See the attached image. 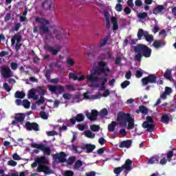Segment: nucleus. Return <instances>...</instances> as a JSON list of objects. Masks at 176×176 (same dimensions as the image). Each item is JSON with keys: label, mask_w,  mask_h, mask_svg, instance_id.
I'll return each instance as SVG.
<instances>
[{"label": "nucleus", "mask_w": 176, "mask_h": 176, "mask_svg": "<svg viewBox=\"0 0 176 176\" xmlns=\"http://www.w3.org/2000/svg\"><path fill=\"white\" fill-rule=\"evenodd\" d=\"M135 55L134 56L135 61L141 63L142 61V57L148 58L152 54V49L144 44H138L133 47Z\"/></svg>", "instance_id": "1"}, {"label": "nucleus", "mask_w": 176, "mask_h": 176, "mask_svg": "<svg viewBox=\"0 0 176 176\" xmlns=\"http://www.w3.org/2000/svg\"><path fill=\"white\" fill-rule=\"evenodd\" d=\"M174 156V150L168 151L166 154H162V158L160 160V157L157 155H153L147 161V164H161L164 166L167 164V162H171Z\"/></svg>", "instance_id": "2"}, {"label": "nucleus", "mask_w": 176, "mask_h": 176, "mask_svg": "<svg viewBox=\"0 0 176 176\" xmlns=\"http://www.w3.org/2000/svg\"><path fill=\"white\" fill-rule=\"evenodd\" d=\"M36 162L38 163L37 171L38 173H44L45 175H49L52 174V169L48 166H46V163H47V160H46V157L42 156L39 158L36 159Z\"/></svg>", "instance_id": "3"}, {"label": "nucleus", "mask_w": 176, "mask_h": 176, "mask_svg": "<svg viewBox=\"0 0 176 176\" xmlns=\"http://www.w3.org/2000/svg\"><path fill=\"white\" fill-rule=\"evenodd\" d=\"M99 67H96L93 70L91 74L89 75H97V76H100L101 74H103L104 76H108V74H111V69L109 67H107V63L104 61H100L98 63ZM108 72V73H107Z\"/></svg>", "instance_id": "4"}, {"label": "nucleus", "mask_w": 176, "mask_h": 176, "mask_svg": "<svg viewBox=\"0 0 176 176\" xmlns=\"http://www.w3.org/2000/svg\"><path fill=\"white\" fill-rule=\"evenodd\" d=\"M131 166H133V161L130 159H127L124 164L122 165L121 167L115 168L113 173L116 174V175H119L123 170H125V174H129V172L131 171Z\"/></svg>", "instance_id": "5"}, {"label": "nucleus", "mask_w": 176, "mask_h": 176, "mask_svg": "<svg viewBox=\"0 0 176 176\" xmlns=\"http://www.w3.org/2000/svg\"><path fill=\"white\" fill-rule=\"evenodd\" d=\"M35 23L40 24V30L43 32V34H47L50 32V30L49 29V26H47L50 24L49 20L37 16L35 18Z\"/></svg>", "instance_id": "6"}, {"label": "nucleus", "mask_w": 176, "mask_h": 176, "mask_svg": "<svg viewBox=\"0 0 176 176\" xmlns=\"http://www.w3.org/2000/svg\"><path fill=\"white\" fill-rule=\"evenodd\" d=\"M131 119V115L130 113H126L124 112H120L117 116V120L120 126H127V122Z\"/></svg>", "instance_id": "7"}, {"label": "nucleus", "mask_w": 176, "mask_h": 176, "mask_svg": "<svg viewBox=\"0 0 176 176\" xmlns=\"http://www.w3.org/2000/svg\"><path fill=\"white\" fill-rule=\"evenodd\" d=\"M31 146L32 148L39 149L41 151V152H43V154L46 155V156H50L52 154V148H50L49 146H46L43 144H36L35 142H32Z\"/></svg>", "instance_id": "8"}, {"label": "nucleus", "mask_w": 176, "mask_h": 176, "mask_svg": "<svg viewBox=\"0 0 176 176\" xmlns=\"http://www.w3.org/2000/svg\"><path fill=\"white\" fill-rule=\"evenodd\" d=\"M85 79L88 82L91 83H97V82H101V84L105 85L108 82V76L104 75L103 77H98V76L88 75L85 77Z\"/></svg>", "instance_id": "9"}, {"label": "nucleus", "mask_w": 176, "mask_h": 176, "mask_svg": "<svg viewBox=\"0 0 176 176\" xmlns=\"http://www.w3.org/2000/svg\"><path fill=\"white\" fill-rule=\"evenodd\" d=\"M22 39L23 38L19 34H15L11 38V45L12 46H14L15 45V50L16 53H19V51L21 49V45L23 44L21 43V42Z\"/></svg>", "instance_id": "10"}, {"label": "nucleus", "mask_w": 176, "mask_h": 176, "mask_svg": "<svg viewBox=\"0 0 176 176\" xmlns=\"http://www.w3.org/2000/svg\"><path fill=\"white\" fill-rule=\"evenodd\" d=\"M47 89L51 93H54V94H63L64 91H65V88L64 86L61 85H47Z\"/></svg>", "instance_id": "11"}, {"label": "nucleus", "mask_w": 176, "mask_h": 176, "mask_svg": "<svg viewBox=\"0 0 176 176\" xmlns=\"http://www.w3.org/2000/svg\"><path fill=\"white\" fill-rule=\"evenodd\" d=\"M157 77L156 74H148V76L142 78V83L143 86H148L149 83H157Z\"/></svg>", "instance_id": "12"}, {"label": "nucleus", "mask_w": 176, "mask_h": 176, "mask_svg": "<svg viewBox=\"0 0 176 176\" xmlns=\"http://www.w3.org/2000/svg\"><path fill=\"white\" fill-rule=\"evenodd\" d=\"M44 49H45V50L48 52V53H51V54H52V56H57V54H58V52H60L61 49H63V47L58 46L56 47V49H54V47L53 46H51L50 45H49V43H45L44 45Z\"/></svg>", "instance_id": "13"}, {"label": "nucleus", "mask_w": 176, "mask_h": 176, "mask_svg": "<svg viewBox=\"0 0 176 176\" xmlns=\"http://www.w3.org/2000/svg\"><path fill=\"white\" fill-rule=\"evenodd\" d=\"M54 160H58L60 163L67 162V154L64 151H61L59 153H57L52 156Z\"/></svg>", "instance_id": "14"}, {"label": "nucleus", "mask_w": 176, "mask_h": 176, "mask_svg": "<svg viewBox=\"0 0 176 176\" xmlns=\"http://www.w3.org/2000/svg\"><path fill=\"white\" fill-rule=\"evenodd\" d=\"M25 127L28 131H39V124L36 122H30L27 121L25 124Z\"/></svg>", "instance_id": "15"}, {"label": "nucleus", "mask_w": 176, "mask_h": 176, "mask_svg": "<svg viewBox=\"0 0 176 176\" xmlns=\"http://www.w3.org/2000/svg\"><path fill=\"white\" fill-rule=\"evenodd\" d=\"M99 113L97 110L96 109H92L91 113L87 112L85 114V116L91 120V122H94L97 120V116H98Z\"/></svg>", "instance_id": "16"}, {"label": "nucleus", "mask_w": 176, "mask_h": 176, "mask_svg": "<svg viewBox=\"0 0 176 176\" xmlns=\"http://www.w3.org/2000/svg\"><path fill=\"white\" fill-rule=\"evenodd\" d=\"M1 74L5 78H10V76H12V71L9 67L3 66L1 67Z\"/></svg>", "instance_id": "17"}, {"label": "nucleus", "mask_w": 176, "mask_h": 176, "mask_svg": "<svg viewBox=\"0 0 176 176\" xmlns=\"http://www.w3.org/2000/svg\"><path fill=\"white\" fill-rule=\"evenodd\" d=\"M133 145V140H126L122 141L119 144V148H126V149H129V148H131V146Z\"/></svg>", "instance_id": "18"}, {"label": "nucleus", "mask_w": 176, "mask_h": 176, "mask_svg": "<svg viewBox=\"0 0 176 176\" xmlns=\"http://www.w3.org/2000/svg\"><path fill=\"white\" fill-rule=\"evenodd\" d=\"M82 149L87 151V153H91L96 149V145L86 144L82 146Z\"/></svg>", "instance_id": "19"}, {"label": "nucleus", "mask_w": 176, "mask_h": 176, "mask_svg": "<svg viewBox=\"0 0 176 176\" xmlns=\"http://www.w3.org/2000/svg\"><path fill=\"white\" fill-rule=\"evenodd\" d=\"M165 11L166 8H164V6L159 5L153 9V14H159V13H163V12Z\"/></svg>", "instance_id": "20"}, {"label": "nucleus", "mask_w": 176, "mask_h": 176, "mask_svg": "<svg viewBox=\"0 0 176 176\" xmlns=\"http://www.w3.org/2000/svg\"><path fill=\"white\" fill-rule=\"evenodd\" d=\"M143 129H147L148 133H152L155 130V125L152 124H148V122H143L142 124Z\"/></svg>", "instance_id": "21"}, {"label": "nucleus", "mask_w": 176, "mask_h": 176, "mask_svg": "<svg viewBox=\"0 0 176 176\" xmlns=\"http://www.w3.org/2000/svg\"><path fill=\"white\" fill-rule=\"evenodd\" d=\"M16 122L19 123H21L24 122V119H25V114L24 113H16L14 118Z\"/></svg>", "instance_id": "22"}, {"label": "nucleus", "mask_w": 176, "mask_h": 176, "mask_svg": "<svg viewBox=\"0 0 176 176\" xmlns=\"http://www.w3.org/2000/svg\"><path fill=\"white\" fill-rule=\"evenodd\" d=\"M165 45L166 43H162L160 40H155L153 43V46H154L155 49H160V47H163Z\"/></svg>", "instance_id": "23"}, {"label": "nucleus", "mask_w": 176, "mask_h": 176, "mask_svg": "<svg viewBox=\"0 0 176 176\" xmlns=\"http://www.w3.org/2000/svg\"><path fill=\"white\" fill-rule=\"evenodd\" d=\"M111 23L113 24V31H118V30H119V25H118V19L115 16H112Z\"/></svg>", "instance_id": "24"}, {"label": "nucleus", "mask_w": 176, "mask_h": 176, "mask_svg": "<svg viewBox=\"0 0 176 176\" xmlns=\"http://www.w3.org/2000/svg\"><path fill=\"white\" fill-rule=\"evenodd\" d=\"M75 162H76V156H71L68 158V160H66V163L67 166H72V164H74Z\"/></svg>", "instance_id": "25"}, {"label": "nucleus", "mask_w": 176, "mask_h": 176, "mask_svg": "<svg viewBox=\"0 0 176 176\" xmlns=\"http://www.w3.org/2000/svg\"><path fill=\"white\" fill-rule=\"evenodd\" d=\"M144 38L147 42H153V35L149 34L148 31H145Z\"/></svg>", "instance_id": "26"}, {"label": "nucleus", "mask_w": 176, "mask_h": 176, "mask_svg": "<svg viewBox=\"0 0 176 176\" xmlns=\"http://www.w3.org/2000/svg\"><path fill=\"white\" fill-rule=\"evenodd\" d=\"M116 128V122L112 121L111 124L108 125V131L110 133L115 131V129Z\"/></svg>", "instance_id": "27"}, {"label": "nucleus", "mask_w": 176, "mask_h": 176, "mask_svg": "<svg viewBox=\"0 0 176 176\" xmlns=\"http://www.w3.org/2000/svg\"><path fill=\"white\" fill-rule=\"evenodd\" d=\"M127 122H129L128 126H127L128 130H133V129H134V127H135V126H134V118H133L131 116V119L128 120Z\"/></svg>", "instance_id": "28"}, {"label": "nucleus", "mask_w": 176, "mask_h": 176, "mask_svg": "<svg viewBox=\"0 0 176 176\" xmlns=\"http://www.w3.org/2000/svg\"><path fill=\"white\" fill-rule=\"evenodd\" d=\"M140 112L146 114L148 113V109L145 106H140L139 109L136 110V113H140Z\"/></svg>", "instance_id": "29"}, {"label": "nucleus", "mask_w": 176, "mask_h": 176, "mask_svg": "<svg viewBox=\"0 0 176 176\" xmlns=\"http://www.w3.org/2000/svg\"><path fill=\"white\" fill-rule=\"evenodd\" d=\"M83 166V162L80 160H77L74 163V170H79L80 167Z\"/></svg>", "instance_id": "30"}, {"label": "nucleus", "mask_w": 176, "mask_h": 176, "mask_svg": "<svg viewBox=\"0 0 176 176\" xmlns=\"http://www.w3.org/2000/svg\"><path fill=\"white\" fill-rule=\"evenodd\" d=\"M109 40V37L106 36L102 40L100 41L98 47H104L107 45V42Z\"/></svg>", "instance_id": "31"}, {"label": "nucleus", "mask_w": 176, "mask_h": 176, "mask_svg": "<svg viewBox=\"0 0 176 176\" xmlns=\"http://www.w3.org/2000/svg\"><path fill=\"white\" fill-rule=\"evenodd\" d=\"M14 97H15V98L23 99V98H24V97H25V94L23 91H17L14 94Z\"/></svg>", "instance_id": "32"}, {"label": "nucleus", "mask_w": 176, "mask_h": 176, "mask_svg": "<svg viewBox=\"0 0 176 176\" xmlns=\"http://www.w3.org/2000/svg\"><path fill=\"white\" fill-rule=\"evenodd\" d=\"M84 134L87 138H96V134L93 133L91 131H85Z\"/></svg>", "instance_id": "33"}, {"label": "nucleus", "mask_w": 176, "mask_h": 176, "mask_svg": "<svg viewBox=\"0 0 176 176\" xmlns=\"http://www.w3.org/2000/svg\"><path fill=\"white\" fill-rule=\"evenodd\" d=\"M75 118L76 122H78V123H80V122H83V120H85V115H83L82 113L77 114Z\"/></svg>", "instance_id": "34"}, {"label": "nucleus", "mask_w": 176, "mask_h": 176, "mask_svg": "<svg viewBox=\"0 0 176 176\" xmlns=\"http://www.w3.org/2000/svg\"><path fill=\"white\" fill-rule=\"evenodd\" d=\"M109 114V111H108V109L104 108L102 109L100 112H99V115L100 116H108V115Z\"/></svg>", "instance_id": "35"}, {"label": "nucleus", "mask_w": 176, "mask_h": 176, "mask_svg": "<svg viewBox=\"0 0 176 176\" xmlns=\"http://www.w3.org/2000/svg\"><path fill=\"white\" fill-rule=\"evenodd\" d=\"M23 106L26 109H30V107H31V103L30 102V101H28V100L25 99L23 100Z\"/></svg>", "instance_id": "36"}, {"label": "nucleus", "mask_w": 176, "mask_h": 176, "mask_svg": "<svg viewBox=\"0 0 176 176\" xmlns=\"http://www.w3.org/2000/svg\"><path fill=\"white\" fill-rule=\"evenodd\" d=\"M161 120L163 123H168L170 122V118L167 114H164L162 116Z\"/></svg>", "instance_id": "37"}, {"label": "nucleus", "mask_w": 176, "mask_h": 176, "mask_svg": "<svg viewBox=\"0 0 176 176\" xmlns=\"http://www.w3.org/2000/svg\"><path fill=\"white\" fill-rule=\"evenodd\" d=\"M142 36H145V32H144V30L139 29L138 32V39H141Z\"/></svg>", "instance_id": "38"}, {"label": "nucleus", "mask_w": 176, "mask_h": 176, "mask_svg": "<svg viewBox=\"0 0 176 176\" xmlns=\"http://www.w3.org/2000/svg\"><path fill=\"white\" fill-rule=\"evenodd\" d=\"M40 118H41V119H44L45 120H46L48 119L49 115L47 113H46V112H45V111H41L40 112Z\"/></svg>", "instance_id": "39"}, {"label": "nucleus", "mask_w": 176, "mask_h": 176, "mask_svg": "<svg viewBox=\"0 0 176 176\" xmlns=\"http://www.w3.org/2000/svg\"><path fill=\"white\" fill-rule=\"evenodd\" d=\"M35 93H36V90L35 89H31L28 94V98H32V97H34V96H35Z\"/></svg>", "instance_id": "40"}, {"label": "nucleus", "mask_w": 176, "mask_h": 176, "mask_svg": "<svg viewBox=\"0 0 176 176\" xmlns=\"http://www.w3.org/2000/svg\"><path fill=\"white\" fill-rule=\"evenodd\" d=\"M90 129L91 131H100V126L99 125H96V124H92L90 126Z\"/></svg>", "instance_id": "41"}, {"label": "nucleus", "mask_w": 176, "mask_h": 176, "mask_svg": "<svg viewBox=\"0 0 176 176\" xmlns=\"http://www.w3.org/2000/svg\"><path fill=\"white\" fill-rule=\"evenodd\" d=\"M164 76L166 79H171V70L167 69L164 73Z\"/></svg>", "instance_id": "42"}, {"label": "nucleus", "mask_w": 176, "mask_h": 176, "mask_svg": "<svg viewBox=\"0 0 176 176\" xmlns=\"http://www.w3.org/2000/svg\"><path fill=\"white\" fill-rule=\"evenodd\" d=\"M55 38L57 41H63V35H61V33L58 31L56 32Z\"/></svg>", "instance_id": "43"}, {"label": "nucleus", "mask_w": 176, "mask_h": 176, "mask_svg": "<svg viewBox=\"0 0 176 176\" xmlns=\"http://www.w3.org/2000/svg\"><path fill=\"white\" fill-rule=\"evenodd\" d=\"M46 101V98H45L43 96H41L40 99L37 101H36V104L38 105H41V104H43Z\"/></svg>", "instance_id": "44"}, {"label": "nucleus", "mask_w": 176, "mask_h": 176, "mask_svg": "<svg viewBox=\"0 0 176 176\" xmlns=\"http://www.w3.org/2000/svg\"><path fill=\"white\" fill-rule=\"evenodd\" d=\"M7 164L11 167H16V166H17V162L13 160H11L7 162Z\"/></svg>", "instance_id": "45"}, {"label": "nucleus", "mask_w": 176, "mask_h": 176, "mask_svg": "<svg viewBox=\"0 0 176 176\" xmlns=\"http://www.w3.org/2000/svg\"><path fill=\"white\" fill-rule=\"evenodd\" d=\"M138 17L139 19H146V17H148V13L146 12H140L138 14Z\"/></svg>", "instance_id": "46"}, {"label": "nucleus", "mask_w": 176, "mask_h": 176, "mask_svg": "<svg viewBox=\"0 0 176 176\" xmlns=\"http://www.w3.org/2000/svg\"><path fill=\"white\" fill-rule=\"evenodd\" d=\"M10 67L11 69H12L13 71H16V69L19 68V64H17V63L12 62L10 63Z\"/></svg>", "instance_id": "47"}, {"label": "nucleus", "mask_w": 176, "mask_h": 176, "mask_svg": "<svg viewBox=\"0 0 176 176\" xmlns=\"http://www.w3.org/2000/svg\"><path fill=\"white\" fill-rule=\"evenodd\" d=\"M115 9L117 12H122L123 10V6L120 3H117Z\"/></svg>", "instance_id": "48"}, {"label": "nucleus", "mask_w": 176, "mask_h": 176, "mask_svg": "<svg viewBox=\"0 0 176 176\" xmlns=\"http://www.w3.org/2000/svg\"><path fill=\"white\" fill-rule=\"evenodd\" d=\"M67 65L72 67L73 65H75V62L74 61V60L72 58H68L67 60Z\"/></svg>", "instance_id": "49"}, {"label": "nucleus", "mask_w": 176, "mask_h": 176, "mask_svg": "<svg viewBox=\"0 0 176 176\" xmlns=\"http://www.w3.org/2000/svg\"><path fill=\"white\" fill-rule=\"evenodd\" d=\"M135 75L139 79L140 78H142L144 73H142V70H137Z\"/></svg>", "instance_id": "50"}, {"label": "nucleus", "mask_w": 176, "mask_h": 176, "mask_svg": "<svg viewBox=\"0 0 176 176\" xmlns=\"http://www.w3.org/2000/svg\"><path fill=\"white\" fill-rule=\"evenodd\" d=\"M130 85V81L129 80H125L124 81L122 84H121V87L122 89H126V87H127V86H129Z\"/></svg>", "instance_id": "51"}, {"label": "nucleus", "mask_w": 176, "mask_h": 176, "mask_svg": "<svg viewBox=\"0 0 176 176\" xmlns=\"http://www.w3.org/2000/svg\"><path fill=\"white\" fill-rule=\"evenodd\" d=\"M168 96H170L173 93V89L170 87H165V91H164Z\"/></svg>", "instance_id": "52"}, {"label": "nucleus", "mask_w": 176, "mask_h": 176, "mask_svg": "<svg viewBox=\"0 0 176 176\" xmlns=\"http://www.w3.org/2000/svg\"><path fill=\"white\" fill-rule=\"evenodd\" d=\"M63 97L65 100H71L72 98V95L68 94V93H65L63 95Z\"/></svg>", "instance_id": "53"}, {"label": "nucleus", "mask_w": 176, "mask_h": 176, "mask_svg": "<svg viewBox=\"0 0 176 176\" xmlns=\"http://www.w3.org/2000/svg\"><path fill=\"white\" fill-rule=\"evenodd\" d=\"M51 74H52V71L50 69H48L46 70L45 76L47 80H49V79H50Z\"/></svg>", "instance_id": "54"}, {"label": "nucleus", "mask_w": 176, "mask_h": 176, "mask_svg": "<svg viewBox=\"0 0 176 176\" xmlns=\"http://www.w3.org/2000/svg\"><path fill=\"white\" fill-rule=\"evenodd\" d=\"M144 123L151 124L153 123V118L151 116H147L146 120Z\"/></svg>", "instance_id": "55"}, {"label": "nucleus", "mask_w": 176, "mask_h": 176, "mask_svg": "<svg viewBox=\"0 0 176 176\" xmlns=\"http://www.w3.org/2000/svg\"><path fill=\"white\" fill-rule=\"evenodd\" d=\"M3 88L5 89V90H6V91L9 92L12 89H10V87H9V84H8V82H4L3 83Z\"/></svg>", "instance_id": "56"}, {"label": "nucleus", "mask_w": 176, "mask_h": 176, "mask_svg": "<svg viewBox=\"0 0 176 176\" xmlns=\"http://www.w3.org/2000/svg\"><path fill=\"white\" fill-rule=\"evenodd\" d=\"M48 137H54V135H57V132L56 131H50L47 133Z\"/></svg>", "instance_id": "57"}, {"label": "nucleus", "mask_w": 176, "mask_h": 176, "mask_svg": "<svg viewBox=\"0 0 176 176\" xmlns=\"http://www.w3.org/2000/svg\"><path fill=\"white\" fill-rule=\"evenodd\" d=\"M69 77L74 79V80H78V76L74 73H69Z\"/></svg>", "instance_id": "58"}, {"label": "nucleus", "mask_w": 176, "mask_h": 176, "mask_svg": "<svg viewBox=\"0 0 176 176\" xmlns=\"http://www.w3.org/2000/svg\"><path fill=\"white\" fill-rule=\"evenodd\" d=\"M12 159H14V160H21V158L20 157V155H19V154H17L16 153H15L12 155Z\"/></svg>", "instance_id": "59"}, {"label": "nucleus", "mask_w": 176, "mask_h": 176, "mask_svg": "<svg viewBox=\"0 0 176 176\" xmlns=\"http://www.w3.org/2000/svg\"><path fill=\"white\" fill-rule=\"evenodd\" d=\"M65 176H74V171H72V170H66L65 172Z\"/></svg>", "instance_id": "60"}, {"label": "nucleus", "mask_w": 176, "mask_h": 176, "mask_svg": "<svg viewBox=\"0 0 176 176\" xmlns=\"http://www.w3.org/2000/svg\"><path fill=\"white\" fill-rule=\"evenodd\" d=\"M10 19H12V15L10 14V13L6 14L4 18L5 21H9Z\"/></svg>", "instance_id": "61"}, {"label": "nucleus", "mask_w": 176, "mask_h": 176, "mask_svg": "<svg viewBox=\"0 0 176 176\" xmlns=\"http://www.w3.org/2000/svg\"><path fill=\"white\" fill-rule=\"evenodd\" d=\"M124 12L125 14H130V13H131V9H130V8H129V7H126L124 9Z\"/></svg>", "instance_id": "62"}, {"label": "nucleus", "mask_w": 176, "mask_h": 176, "mask_svg": "<svg viewBox=\"0 0 176 176\" xmlns=\"http://www.w3.org/2000/svg\"><path fill=\"white\" fill-rule=\"evenodd\" d=\"M125 78L126 79H131V71H129L126 74H125Z\"/></svg>", "instance_id": "63"}, {"label": "nucleus", "mask_w": 176, "mask_h": 176, "mask_svg": "<svg viewBox=\"0 0 176 176\" xmlns=\"http://www.w3.org/2000/svg\"><path fill=\"white\" fill-rule=\"evenodd\" d=\"M86 176H96V172L94 171H91V172H87L85 173Z\"/></svg>", "instance_id": "64"}]
</instances>
